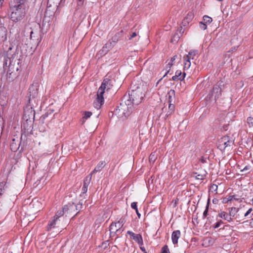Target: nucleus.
Masks as SVG:
<instances>
[{
	"label": "nucleus",
	"instance_id": "1",
	"mask_svg": "<svg viewBox=\"0 0 253 253\" xmlns=\"http://www.w3.org/2000/svg\"><path fill=\"white\" fill-rule=\"evenodd\" d=\"M19 60L15 54V49L10 46L6 52V56H4L3 67L7 70V76L12 80L17 76L19 70Z\"/></svg>",
	"mask_w": 253,
	"mask_h": 253
},
{
	"label": "nucleus",
	"instance_id": "2",
	"mask_svg": "<svg viewBox=\"0 0 253 253\" xmlns=\"http://www.w3.org/2000/svg\"><path fill=\"white\" fill-rule=\"evenodd\" d=\"M28 7L26 0H16L11 1L10 19L14 22L22 19L25 15L26 9Z\"/></svg>",
	"mask_w": 253,
	"mask_h": 253
},
{
	"label": "nucleus",
	"instance_id": "3",
	"mask_svg": "<svg viewBox=\"0 0 253 253\" xmlns=\"http://www.w3.org/2000/svg\"><path fill=\"white\" fill-rule=\"evenodd\" d=\"M113 80H111L108 78H106L104 79L101 86L98 90L97 97L94 102V106L97 109H99L103 104V94L105 90L107 91L111 88L113 85Z\"/></svg>",
	"mask_w": 253,
	"mask_h": 253
},
{
	"label": "nucleus",
	"instance_id": "4",
	"mask_svg": "<svg viewBox=\"0 0 253 253\" xmlns=\"http://www.w3.org/2000/svg\"><path fill=\"white\" fill-rule=\"evenodd\" d=\"M129 105L128 102L127 103H121L115 110V114L118 115L119 117L123 119L127 117L132 111V107L128 106Z\"/></svg>",
	"mask_w": 253,
	"mask_h": 253
},
{
	"label": "nucleus",
	"instance_id": "5",
	"mask_svg": "<svg viewBox=\"0 0 253 253\" xmlns=\"http://www.w3.org/2000/svg\"><path fill=\"white\" fill-rule=\"evenodd\" d=\"M129 96V100H127V102L130 103L131 101L133 105H136L141 102L143 98L144 94L141 89L138 88L136 90H132Z\"/></svg>",
	"mask_w": 253,
	"mask_h": 253
},
{
	"label": "nucleus",
	"instance_id": "6",
	"mask_svg": "<svg viewBox=\"0 0 253 253\" xmlns=\"http://www.w3.org/2000/svg\"><path fill=\"white\" fill-rule=\"evenodd\" d=\"M79 206L81 208L82 204L75 205L74 204H72L66 205L63 208L62 210H58L54 216H57V217L65 220L64 214L66 212H68V211H71L74 210V209H76V210L77 211L79 208Z\"/></svg>",
	"mask_w": 253,
	"mask_h": 253
},
{
	"label": "nucleus",
	"instance_id": "7",
	"mask_svg": "<svg viewBox=\"0 0 253 253\" xmlns=\"http://www.w3.org/2000/svg\"><path fill=\"white\" fill-rule=\"evenodd\" d=\"M126 222L125 218H121L118 222H113L110 226V231L111 234H116L119 235L121 234L123 230L122 227Z\"/></svg>",
	"mask_w": 253,
	"mask_h": 253
},
{
	"label": "nucleus",
	"instance_id": "8",
	"mask_svg": "<svg viewBox=\"0 0 253 253\" xmlns=\"http://www.w3.org/2000/svg\"><path fill=\"white\" fill-rule=\"evenodd\" d=\"M113 46V45H112L111 42L106 43L102 47V49L97 53L96 55V57H97L98 58H100L104 56L112 48Z\"/></svg>",
	"mask_w": 253,
	"mask_h": 253
},
{
	"label": "nucleus",
	"instance_id": "9",
	"mask_svg": "<svg viewBox=\"0 0 253 253\" xmlns=\"http://www.w3.org/2000/svg\"><path fill=\"white\" fill-rule=\"evenodd\" d=\"M38 24L35 21L28 22L24 28V32L27 34H30V39H32V35L34 34V28L37 27Z\"/></svg>",
	"mask_w": 253,
	"mask_h": 253
},
{
	"label": "nucleus",
	"instance_id": "10",
	"mask_svg": "<svg viewBox=\"0 0 253 253\" xmlns=\"http://www.w3.org/2000/svg\"><path fill=\"white\" fill-rule=\"evenodd\" d=\"M39 85L37 83L32 84L30 87L29 90V101L32 99H34L37 97L38 94Z\"/></svg>",
	"mask_w": 253,
	"mask_h": 253
},
{
	"label": "nucleus",
	"instance_id": "11",
	"mask_svg": "<svg viewBox=\"0 0 253 253\" xmlns=\"http://www.w3.org/2000/svg\"><path fill=\"white\" fill-rule=\"evenodd\" d=\"M127 234H129L130 236V237L139 245L143 244V239L142 236L140 234H136L130 231H128L127 232Z\"/></svg>",
	"mask_w": 253,
	"mask_h": 253
},
{
	"label": "nucleus",
	"instance_id": "12",
	"mask_svg": "<svg viewBox=\"0 0 253 253\" xmlns=\"http://www.w3.org/2000/svg\"><path fill=\"white\" fill-rule=\"evenodd\" d=\"M212 96H214V100H216L221 95V89L219 85H215L213 87L212 90L211 92Z\"/></svg>",
	"mask_w": 253,
	"mask_h": 253
},
{
	"label": "nucleus",
	"instance_id": "13",
	"mask_svg": "<svg viewBox=\"0 0 253 253\" xmlns=\"http://www.w3.org/2000/svg\"><path fill=\"white\" fill-rule=\"evenodd\" d=\"M177 58H178V56L177 55H175L172 57H171L170 61L167 65V66L166 67V72L164 76H163V77H165L169 72L171 67L172 66L175 60Z\"/></svg>",
	"mask_w": 253,
	"mask_h": 253
},
{
	"label": "nucleus",
	"instance_id": "14",
	"mask_svg": "<svg viewBox=\"0 0 253 253\" xmlns=\"http://www.w3.org/2000/svg\"><path fill=\"white\" fill-rule=\"evenodd\" d=\"M181 236V232L179 230H176L172 233L171 234V240L172 243L174 245L178 243V240Z\"/></svg>",
	"mask_w": 253,
	"mask_h": 253
},
{
	"label": "nucleus",
	"instance_id": "15",
	"mask_svg": "<svg viewBox=\"0 0 253 253\" xmlns=\"http://www.w3.org/2000/svg\"><path fill=\"white\" fill-rule=\"evenodd\" d=\"M186 74L184 72L182 73L180 70H177L175 72V74L172 77L173 81H182L185 77Z\"/></svg>",
	"mask_w": 253,
	"mask_h": 253
},
{
	"label": "nucleus",
	"instance_id": "16",
	"mask_svg": "<svg viewBox=\"0 0 253 253\" xmlns=\"http://www.w3.org/2000/svg\"><path fill=\"white\" fill-rule=\"evenodd\" d=\"M193 18L194 14L192 12H189L183 20L182 25L184 27L187 26L192 21Z\"/></svg>",
	"mask_w": 253,
	"mask_h": 253
},
{
	"label": "nucleus",
	"instance_id": "17",
	"mask_svg": "<svg viewBox=\"0 0 253 253\" xmlns=\"http://www.w3.org/2000/svg\"><path fill=\"white\" fill-rule=\"evenodd\" d=\"M57 221L56 219H54V217L50 220L46 227L47 230L49 231L53 228H58L57 227Z\"/></svg>",
	"mask_w": 253,
	"mask_h": 253
},
{
	"label": "nucleus",
	"instance_id": "18",
	"mask_svg": "<svg viewBox=\"0 0 253 253\" xmlns=\"http://www.w3.org/2000/svg\"><path fill=\"white\" fill-rule=\"evenodd\" d=\"M191 57L189 55H184L183 57L184 70H188L191 66Z\"/></svg>",
	"mask_w": 253,
	"mask_h": 253
},
{
	"label": "nucleus",
	"instance_id": "19",
	"mask_svg": "<svg viewBox=\"0 0 253 253\" xmlns=\"http://www.w3.org/2000/svg\"><path fill=\"white\" fill-rule=\"evenodd\" d=\"M105 165V162L100 161L97 165L96 166L95 169L92 171V172L90 173L92 175L93 174L96 173L97 172L100 171L104 167Z\"/></svg>",
	"mask_w": 253,
	"mask_h": 253
},
{
	"label": "nucleus",
	"instance_id": "20",
	"mask_svg": "<svg viewBox=\"0 0 253 253\" xmlns=\"http://www.w3.org/2000/svg\"><path fill=\"white\" fill-rule=\"evenodd\" d=\"M7 39L6 30L5 28L0 27V42H4Z\"/></svg>",
	"mask_w": 253,
	"mask_h": 253
},
{
	"label": "nucleus",
	"instance_id": "21",
	"mask_svg": "<svg viewBox=\"0 0 253 253\" xmlns=\"http://www.w3.org/2000/svg\"><path fill=\"white\" fill-rule=\"evenodd\" d=\"M218 216L219 217L224 219V220H227L228 221H231L232 220V218L231 217V215L223 211H221L219 212Z\"/></svg>",
	"mask_w": 253,
	"mask_h": 253
},
{
	"label": "nucleus",
	"instance_id": "22",
	"mask_svg": "<svg viewBox=\"0 0 253 253\" xmlns=\"http://www.w3.org/2000/svg\"><path fill=\"white\" fill-rule=\"evenodd\" d=\"M214 239L211 237H207L204 240L203 245L205 246V247L212 246L214 244Z\"/></svg>",
	"mask_w": 253,
	"mask_h": 253
},
{
	"label": "nucleus",
	"instance_id": "23",
	"mask_svg": "<svg viewBox=\"0 0 253 253\" xmlns=\"http://www.w3.org/2000/svg\"><path fill=\"white\" fill-rule=\"evenodd\" d=\"M175 92L173 89H170L168 93V102L171 103L174 102Z\"/></svg>",
	"mask_w": 253,
	"mask_h": 253
},
{
	"label": "nucleus",
	"instance_id": "24",
	"mask_svg": "<svg viewBox=\"0 0 253 253\" xmlns=\"http://www.w3.org/2000/svg\"><path fill=\"white\" fill-rule=\"evenodd\" d=\"M239 200V198L237 197L236 195H230L227 197H225L223 199V203H227L229 201H231L232 200L238 201Z\"/></svg>",
	"mask_w": 253,
	"mask_h": 253
},
{
	"label": "nucleus",
	"instance_id": "25",
	"mask_svg": "<svg viewBox=\"0 0 253 253\" xmlns=\"http://www.w3.org/2000/svg\"><path fill=\"white\" fill-rule=\"evenodd\" d=\"M231 142V141L229 140V137L226 136L223 137L220 141V143H223L224 148L230 146Z\"/></svg>",
	"mask_w": 253,
	"mask_h": 253
},
{
	"label": "nucleus",
	"instance_id": "26",
	"mask_svg": "<svg viewBox=\"0 0 253 253\" xmlns=\"http://www.w3.org/2000/svg\"><path fill=\"white\" fill-rule=\"evenodd\" d=\"M54 219H56L57 221V227H63L66 223L67 221H65V222L64 223L65 220H63L61 218L57 217V216H53Z\"/></svg>",
	"mask_w": 253,
	"mask_h": 253
},
{
	"label": "nucleus",
	"instance_id": "27",
	"mask_svg": "<svg viewBox=\"0 0 253 253\" xmlns=\"http://www.w3.org/2000/svg\"><path fill=\"white\" fill-rule=\"evenodd\" d=\"M91 178V174H89V175H88L84 180L83 186H85V187L88 188V186L90 183Z\"/></svg>",
	"mask_w": 253,
	"mask_h": 253
},
{
	"label": "nucleus",
	"instance_id": "28",
	"mask_svg": "<svg viewBox=\"0 0 253 253\" xmlns=\"http://www.w3.org/2000/svg\"><path fill=\"white\" fill-rule=\"evenodd\" d=\"M174 105L172 103H169V111L166 114L167 117H168L169 115H170L172 113L174 112Z\"/></svg>",
	"mask_w": 253,
	"mask_h": 253
},
{
	"label": "nucleus",
	"instance_id": "29",
	"mask_svg": "<svg viewBox=\"0 0 253 253\" xmlns=\"http://www.w3.org/2000/svg\"><path fill=\"white\" fill-rule=\"evenodd\" d=\"M212 21V18L207 15H205L203 17V22L207 25L211 24Z\"/></svg>",
	"mask_w": 253,
	"mask_h": 253
},
{
	"label": "nucleus",
	"instance_id": "30",
	"mask_svg": "<svg viewBox=\"0 0 253 253\" xmlns=\"http://www.w3.org/2000/svg\"><path fill=\"white\" fill-rule=\"evenodd\" d=\"M192 177L195 178L196 179H198V180H203L205 178L206 174H197V173H194L193 174V175H192Z\"/></svg>",
	"mask_w": 253,
	"mask_h": 253
},
{
	"label": "nucleus",
	"instance_id": "31",
	"mask_svg": "<svg viewBox=\"0 0 253 253\" xmlns=\"http://www.w3.org/2000/svg\"><path fill=\"white\" fill-rule=\"evenodd\" d=\"M123 31L117 33L112 39L113 42H116L119 40V38L122 35Z\"/></svg>",
	"mask_w": 253,
	"mask_h": 253
},
{
	"label": "nucleus",
	"instance_id": "32",
	"mask_svg": "<svg viewBox=\"0 0 253 253\" xmlns=\"http://www.w3.org/2000/svg\"><path fill=\"white\" fill-rule=\"evenodd\" d=\"M92 115V113L89 111H85L84 112V116L83 117V120H86L89 118ZM84 122V120L83 121V123Z\"/></svg>",
	"mask_w": 253,
	"mask_h": 253
},
{
	"label": "nucleus",
	"instance_id": "33",
	"mask_svg": "<svg viewBox=\"0 0 253 253\" xmlns=\"http://www.w3.org/2000/svg\"><path fill=\"white\" fill-rule=\"evenodd\" d=\"M237 212V209L236 208H231L229 210V215H231V217L234 216L236 213Z\"/></svg>",
	"mask_w": 253,
	"mask_h": 253
},
{
	"label": "nucleus",
	"instance_id": "34",
	"mask_svg": "<svg viewBox=\"0 0 253 253\" xmlns=\"http://www.w3.org/2000/svg\"><path fill=\"white\" fill-rule=\"evenodd\" d=\"M197 54V50H190L189 53H188V54H187V55H189L190 57H191V59H193L194 57L195 56H196V55Z\"/></svg>",
	"mask_w": 253,
	"mask_h": 253
},
{
	"label": "nucleus",
	"instance_id": "35",
	"mask_svg": "<svg viewBox=\"0 0 253 253\" xmlns=\"http://www.w3.org/2000/svg\"><path fill=\"white\" fill-rule=\"evenodd\" d=\"M252 211H253L252 208H250L247 211V212L245 213V214H244L245 217H248V218L252 217V216L253 215V213L252 214V215H251V216H249V215L251 214V213L252 212Z\"/></svg>",
	"mask_w": 253,
	"mask_h": 253
},
{
	"label": "nucleus",
	"instance_id": "36",
	"mask_svg": "<svg viewBox=\"0 0 253 253\" xmlns=\"http://www.w3.org/2000/svg\"><path fill=\"white\" fill-rule=\"evenodd\" d=\"M5 185V183L4 182H2L0 183V195H2L3 192L4 191V186Z\"/></svg>",
	"mask_w": 253,
	"mask_h": 253
},
{
	"label": "nucleus",
	"instance_id": "37",
	"mask_svg": "<svg viewBox=\"0 0 253 253\" xmlns=\"http://www.w3.org/2000/svg\"><path fill=\"white\" fill-rule=\"evenodd\" d=\"M199 26L201 29L204 30L207 29V24L204 23L203 21L200 22Z\"/></svg>",
	"mask_w": 253,
	"mask_h": 253
},
{
	"label": "nucleus",
	"instance_id": "38",
	"mask_svg": "<svg viewBox=\"0 0 253 253\" xmlns=\"http://www.w3.org/2000/svg\"><path fill=\"white\" fill-rule=\"evenodd\" d=\"M161 253H169V249L167 245H165L162 248Z\"/></svg>",
	"mask_w": 253,
	"mask_h": 253
},
{
	"label": "nucleus",
	"instance_id": "39",
	"mask_svg": "<svg viewBox=\"0 0 253 253\" xmlns=\"http://www.w3.org/2000/svg\"><path fill=\"white\" fill-rule=\"evenodd\" d=\"M156 155L154 153H151L149 156V161L154 163L156 160Z\"/></svg>",
	"mask_w": 253,
	"mask_h": 253
},
{
	"label": "nucleus",
	"instance_id": "40",
	"mask_svg": "<svg viewBox=\"0 0 253 253\" xmlns=\"http://www.w3.org/2000/svg\"><path fill=\"white\" fill-rule=\"evenodd\" d=\"M208 211H209V206H208V205H207V206H206V208L205 211L203 212V217L204 218L205 217H206L207 215H208Z\"/></svg>",
	"mask_w": 253,
	"mask_h": 253
},
{
	"label": "nucleus",
	"instance_id": "41",
	"mask_svg": "<svg viewBox=\"0 0 253 253\" xmlns=\"http://www.w3.org/2000/svg\"><path fill=\"white\" fill-rule=\"evenodd\" d=\"M137 35V33L136 32H133L131 35H130V37H129L128 39L129 40H131L133 39L134 37H136Z\"/></svg>",
	"mask_w": 253,
	"mask_h": 253
},
{
	"label": "nucleus",
	"instance_id": "42",
	"mask_svg": "<svg viewBox=\"0 0 253 253\" xmlns=\"http://www.w3.org/2000/svg\"><path fill=\"white\" fill-rule=\"evenodd\" d=\"M84 0H78L77 6H78L79 8L80 7H81L83 5Z\"/></svg>",
	"mask_w": 253,
	"mask_h": 253
},
{
	"label": "nucleus",
	"instance_id": "43",
	"mask_svg": "<svg viewBox=\"0 0 253 253\" xmlns=\"http://www.w3.org/2000/svg\"><path fill=\"white\" fill-rule=\"evenodd\" d=\"M131 207L134 209L135 211H137V203L136 202H133L131 204Z\"/></svg>",
	"mask_w": 253,
	"mask_h": 253
},
{
	"label": "nucleus",
	"instance_id": "44",
	"mask_svg": "<svg viewBox=\"0 0 253 253\" xmlns=\"http://www.w3.org/2000/svg\"><path fill=\"white\" fill-rule=\"evenodd\" d=\"M247 122H248V124H251V125H252V126H253V118L249 117L247 119Z\"/></svg>",
	"mask_w": 253,
	"mask_h": 253
},
{
	"label": "nucleus",
	"instance_id": "45",
	"mask_svg": "<svg viewBox=\"0 0 253 253\" xmlns=\"http://www.w3.org/2000/svg\"><path fill=\"white\" fill-rule=\"evenodd\" d=\"M87 191V188L86 187H85V186H83V188H82V193L84 194H85L86 193Z\"/></svg>",
	"mask_w": 253,
	"mask_h": 253
},
{
	"label": "nucleus",
	"instance_id": "46",
	"mask_svg": "<svg viewBox=\"0 0 253 253\" xmlns=\"http://www.w3.org/2000/svg\"><path fill=\"white\" fill-rule=\"evenodd\" d=\"M200 161L202 163H205L206 162V159L204 157H201V158H200Z\"/></svg>",
	"mask_w": 253,
	"mask_h": 253
},
{
	"label": "nucleus",
	"instance_id": "47",
	"mask_svg": "<svg viewBox=\"0 0 253 253\" xmlns=\"http://www.w3.org/2000/svg\"><path fill=\"white\" fill-rule=\"evenodd\" d=\"M250 169V167L249 166H246L244 169L242 170V171H248Z\"/></svg>",
	"mask_w": 253,
	"mask_h": 253
},
{
	"label": "nucleus",
	"instance_id": "48",
	"mask_svg": "<svg viewBox=\"0 0 253 253\" xmlns=\"http://www.w3.org/2000/svg\"><path fill=\"white\" fill-rule=\"evenodd\" d=\"M220 226V225L219 224V223H218L217 222L216 223V224H215L214 226V228H218L219 226Z\"/></svg>",
	"mask_w": 253,
	"mask_h": 253
},
{
	"label": "nucleus",
	"instance_id": "49",
	"mask_svg": "<svg viewBox=\"0 0 253 253\" xmlns=\"http://www.w3.org/2000/svg\"><path fill=\"white\" fill-rule=\"evenodd\" d=\"M136 211V213H137V215L138 217L139 218H140V216H141V214H140V213L138 212V209H137V211Z\"/></svg>",
	"mask_w": 253,
	"mask_h": 253
},
{
	"label": "nucleus",
	"instance_id": "50",
	"mask_svg": "<svg viewBox=\"0 0 253 253\" xmlns=\"http://www.w3.org/2000/svg\"><path fill=\"white\" fill-rule=\"evenodd\" d=\"M250 225L251 227L253 228V218L252 219V220L250 222Z\"/></svg>",
	"mask_w": 253,
	"mask_h": 253
},
{
	"label": "nucleus",
	"instance_id": "51",
	"mask_svg": "<svg viewBox=\"0 0 253 253\" xmlns=\"http://www.w3.org/2000/svg\"><path fill=\"white\" fill-rule=\"evenodd\" d=\"M217 222H218V223H219V224L220 225H221V224H223V222L221 220H220L218 221Z\"/></svg>",
	"mask_w": 253,
	"mask_h": 253
},
{
	"label": "nucleus",
	"instance_id": "52",
	"mask_svg": "<svg viewBox=\"0 0 253 253\" xmlns=\"http://www.w3.org/2000/svg\"><path fill=\"white\" fill-rule=\"evenodd\" d=\"M2 1L3 0H0V7L1 6L2 4Z\"/></svg>",
	"mask_w": 253,
	"mask_h": 253
},
{
	"label": "nucleus",
	"instance_id": "53",
	"mask_svg": "<svg viewBox=\"0 0 253 253\" xmlns=\"http://www.w3.org/2000/svg\"><path fill=\"white\" fill-rule=\"evenodd\" d=\"M179 38V36H178V35H177V36L176 38Z\"/></svg>",
	"mask_w": 253,
	"mask_h": 253
},
{
	"label": "nucleus",
	"instance_id": "54",
	"mask_svg": "<svg viewBox=\"0 0 253 253\" xmlns=\"http://www.w3.org/2000/svg\"><path fill=\"white\" fill-rule=\"evenodd\" d=\"M218 1H222L223 0H217Z\"/></svg>",
	"mask_w": 253,
	"mask_h": 253
},
{
	"label": "nucleus",
	"instance_id": "55",
	"mask_svg": "<svg viewBox=\"0 0 253 253\" xmlns=\"http://www.w3.org/2000/svg\"><path fill=\"white\" fill-rule=\"evenodd\" d=\"M29 1V0H26V2L28 3V1Z\"/></svg>",
	"mask_w": 253,
	"mask_h": 253
},
{
	"label": "nucleus",
	"instance_id": "56",
	"mask_svg": "<svg viewBox=\"0 0 253 253\" xmlns=\"http://www.w3.org/2000/svg\"><path fill=\"white\" fill-rule=\"evenodd\" d=\"M141 249L142 250H144V249H142V248H141Z\"/></svg>",
	"mask_w": 253,
	"mask_h": 253
},
{
	"label": "nucleus",
	"instance_id": "57",
	"mask_svg": "<svg viewBox=\"0 0 253 253\" xmlns=\"http://www.w3.org/2000/svg\"><path fill=\"white\" fill-rule=\"evenodd\" d=\"M141 249L142 250H144V249H142V248H141Z\"/></svg>",
	"mask_w": 253,
	"mask_h": 253
},
{
	"label": "nucleus",
	"instance_id": "58",
	"mask_svg": "<svg viewBox=\"0 0 253 253\" xmlns=\"http://www.w3.org/2000/svg\"><path fill=\"white\" fill-rule=\"evenodd\" d=\"M0 196H1V195H0Z\"/></svg>",
	"mask_w": 253,
	"mask_h": 253
}]
</instances>
